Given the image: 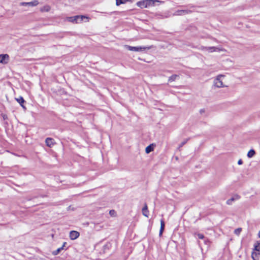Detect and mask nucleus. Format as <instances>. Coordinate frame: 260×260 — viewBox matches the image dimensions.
<instances>
[{"instance_id":"f257e3e1","label":"nucleus","mask_w":260,"mask_h":260,"mask_svg":"<svg viewBox=\"0 0 260 260\" xmlns=\"http://www.w3.org/2000/svg\"><path fill=\"white\" fill-rule=\"evenodd\" d=\"M159 2L157 0H142L138 2L136 5L138 7L143 9L148 8L150 6H153L155 3Z\"/></svg>"},{"instance_id":"f03ea898","label":"nucleus","mask_w":260,"mask_h":260,"mask_svg":"<svg viewBox=\"0 0 260 260\" xmlns=\"http://www.w3.org/2000/svg\"><path fill=\"white\" fill-rule=\"evenodd\" d=\"M224 77L223 75H218L214 81V85L218 88L224 87L223 83L221 80V78Z\"/></svg>"},{"instance_id":"7ed1b4c3","label":"nucleus","mask_w":260,"mask_h":260,"mask_svg":"<svg viewBox=\"0 0 260 260\" xmlns=\"http://www.w3.org/2000/svg\"><path fill=\"white\" fill-rule=\"evenodd\" d=\"M192 12L191 10H188V9H185V10H178L176 11L174 14L173 15L174 16H181V15H184L188 14H190Z\"/></svg>"},{"instance_id":"20e7f679","label":"nucleus","mask_w":260,"mask_h":260,"mask_svg":"<svg viewBox=\"0 0 260 260\" xmlns=\"http://www.w3.org/2000/svg\"><path fill=\"white\" fill-rule=\"evenodd\" d=\"M125 48L129 51L139 52L144 50L146 48L142 47H133L129 45H126Z\"/></svg>"},{"instance_id":"39448f33","label":"nucleus","mask_w":260,"mask_h":260,"mask_svg":"<svg viewBox=\"0 0 260 260\" xmlns=\"http://www.w3.org/2000/svg\"><path fill=\"white\" fill-rule=\"evenodd\" d=\"M39 4V2L37 0H34L32 2H21L20 3V6H29V7H34L36 6Z\"/></svg>"},{"instance_id":"423d86ee","label":"nucleus","mask_w":260,"mask_h":260,"mask_svg":"<svg viewBox=\"0 0 260 260\" xmlns=\"http://www.w3.org/2000/svg\"><path fill=\"white\" fill-rule=\"evenodd\" d=\"M9 59V56L7 54H0V63H7Z\"/></svg>"},{"instance_id":"0eeeda50","label":"nucleus","mask_w":260,"mask_h":260,"mask_svg":"<svg viewBox=\"0 0 260 260\" xmlns=\"http://www.w3.org/2000/svg\"><path fill=\"white\" fill-rule=\"evenodd\" d=\"M80 235V234L78 232L76 231H72L70 233V238L72 240H75L77 239Z\"/></svg>"},{"instance_id":"6e6552de","label":"nucleus","mask_w":260,"mask_h":260,"mask_svg":"<svg viewBox=\"0 0 260 260\" xmlns=\"http://www.w3.org/2000/svg\"><path fill=\"white\" fill-rule=\"evenodd\" d=\"M112 247V244L110 242L106 243L103 247L102 251L101 253H105L107 252Z\"/></svg>"},{"instance_id":"1a4fd4ad","label":"nucleus","mask_w":260,"mask_h":260,"mask_svg":"<svg viewBox=\"0 0 260 260\" xmlns=\"http://www.w3.org/2000/svg\"><path fill=\"white\" fill-rule=\"evenodd\" d=\"M15 100L20 105L23 109L25 110L26 109L25 106L24 105V103L25 102V101L22 96H19L18 98H15Z\"/></svg>"},{"instance_id":"9d476101","label":"nucleus","mask_w":260,"mask_h":260,"mask_svg":"<svg viewBox=\"0 0 260 260\" xmlns=\"http://www.w3.org/2000/svg\"><path fill=\"white\" fill-rule=\"evenodd\" d=\"M45 143L48 147H51L55 144L53 139L51 138H47L45 140Z\"/></svg>"},{"instance_id":"9b49d317","label":"nucleus","mask_w":260,"mask_h":260,"mask_svg":"<svg viewBox=\"0 0 260 260\" xmlns=\"http://www.w3.org/2000/svg\"><path fill=\"white\" fill-rule=\"evenodd\" d=\"M87 18L85 16L83 15H76L75 16V23H78L81 22L84 18Z\"/></svg>"},{"instance_id":"f8f14e48","label":"nucleus","mask_w":260,"mask_h":260,"mask_svg":"<svg viewBox=\"0 0 260 260\" xmlns=\"http://www.w3.org/2000/svg\"><path fill=\"white\" fill-rule=\"evenodd\" d=\"M143 215L146 217H148L149 211L148 210V207L147 204L145 203L144 207L142 208Z\"/></svg>"},{"instance_id":"ddd939ff","label":"nucleus","mask_w":260,"mask_h":260,"mask_svg":"<svg viewBox=\"0 0 260 260\" xmlns=\"http://www.w3.org/2000/svg\"><path fill=\"white\" fill-rule=\"evenodd\" d=\"M67 244L66 242H64L62 246L58 248H57L56 250L53 251L52 254L53 255H57L63 249L65 245Z\"/></svg>"},{"instance_id":"4468645a","label":"nucleus","mask_w":260,"mask_h":260,"mask_svg":"<svg viewBox=\"0 0 260 260\" xmlns=\"http://www.w3.org/2000/svg\"><path fill=\"white\" fill-rule=\"evenodd\" d=\"M165 223L163 219L160 220V228L159 230V235L161 236L162 234V233L165 230Z\"/></svg>"},{"instance_id":"2eb2a0df","label":"nucleus","mask_w":260,"mask_h":260,"mask_svg":"<svg viewBox=\"0 0 260 260\" xmlns=\"http://www.w3.org/2000/svg\"><path fill=\"white\" fill-rule=\"evenodd\" d=\"M154 145L153 144H151L148 146L145 149V152L147 154L149 153L151 151H152L154 149Z\"/></svg>"},{"instance_id":"dca6fc26","label":"nucleus","mask_w":260,"mask_h":260,"mask_svg":"<svg viewBox=\"0 0 260 260\" xmlns=\"http://www.w3.org/2000/svg\"><path fill=\"white\" fill-rule=\"evenodd\" d=\"M51 9V8L48 5H45L40 9V11L42 12H49Z\"/></svg>"},{"instance_id":"f3484780","label":"nucleus","mask_w":260,"mask_h":260,"mask_svg":"<svg viewBox=\"0 0 260 260\" xmlns=\"http://www.w3.org/2000/svg\"><path fill=\"white\" fill-rule=\"evenodd\" d=\"M177 78H179V76L176 74H174L169 78L168 81L170 82L174 81Z\"/></svg>"},{"instance_id":"a211bd4d","label":"nucleus","mask_w":260,"mask_h":260,"mask_svg":"<svg viewBox=\"0 0 260 260\" xmlns=\"http://www.w3.org/2000/svg\"><path fill=\"white\" fill-rule=\"evenodd\" d=\"M260 243L256 241L254 244V250L259 252Z\"/></svg>"},{"instance_id":"6ab92c4d","label":"nucleus","mask_w":260,"mask_h":260,"mask_svg":"<svg viewBox=\"0 0 260 260\" xmlns=\"http://www.w3.org/2000/svg\"><path fill=\"white\" fill-rule=\"evenodd\" d=\"M255 154V152L253 149L250 150L247 153V157L249 158L252 157Z\"/></svg>"},{"instance_id":"aec40b11","label":"nucleus","mask_w":260,"mask_h":260,"mask_svg":"<svg viewBox=\"0 0 260 260\" xmlns=\"http://www.w3.org/2000/svg\"><path fill=\"white\" fill-rule=\"evenodd\" d=\"M128 1H129V0H116V5L117 6H119L121 4H125Z\"/></svg>"},{"instance_id":"412c9836","label":"nucleus","mask_w":260,"mask_h":260,"mask_svg":"<svg viewBox=\"0 0 260 260\" xmlns=\"http://www.w3.org/2000/svg\"><path fill=\"white\" fill-rule=\"evenodd\" d=\"M205 49L211 52L216 51L217 49V48L215 47H205Z\"/></svg>"},{"instance_id":"4be33fe9","label":"nucleus","mask_w":260,"mask_h":260,"mask_svg":"<svg viewBox=\"0 0 260 260\" xmlns=\"http://www.w3.org/2000/svg\"><path fill=\"white\" fill-rule=\"evenodd\" d=\"M260 254L259 252H252L251 254V257L253 260H257V258H256L257 256V255H259Z\"/></svg>"},{"instance_id":"5701e85b","label":"nucleus","mask_w":260,"mask_h":260,"mask_svg":"<svg viewBox=\"0 0 260 260\" xmlns=\"http://www.w3.org/2000/svg\"><path fill=\"white\" fill-rule=\"evenodd\" d=\"M188 140H189V139H187L185 140L184 141H183L182 142H181L179 145L178 149H180L183 145H184L187 143V142L188 141Z\"/></svg>"},{"instance_id":"b1692460","label":"nucleus","mask_w":260,"mask_h":260,"mask_svg":"<svg viewBox=\"0 0 260 260\" xmlns=\"http://www.w3.org/2000/svg\"><path fill=\"white\" fill-rule=\"evenodd\" d=\"M241 231H242L241 228H237L235 230L234 233L237 235H239Z\"/></svg>"},{"instance_id":"393cba45","label":"nucleus","mask_w":260,"mask_h":260,"mask_svg":"<svg viewBox=\"0 0 260 260\" xmlns=\"http://www.w3.org/2000/svg\"><path fill=\"white\" fill-rule=\"evenodd\" d=\"M75 16H72V17H68L67 18V20L69 21V22H73V23H75Z\"/></svg>"},{"instance_id":"a878e982","label":"nucleus","mask_w":260,"mask_h":260,"mask_svg":"<svg viewBox=\"0 0 260 260\" xmlns=\"http://www.w3.org/2000/svg\"><path fill=\"white\" fill-rule=\"evenodd\" d=\"M235 200V199L234 198H232L226 201V204L228 205H231L232 204V202Z\"/></svg>"},{"instance_id":"bb28decb","label":"nucleus","mask_w":260,"mask_h":260,"mask_svg":"<svg viewBox=\"0 0 260 260\" xmlns=\"http://www.w3.org/2000/svg\"><path fill=\"white\" fill-rule=\"evenodd\" d=\"M2 116L4 120H6L8 119V116L6 114H2Z\"/></svg>"},{"instance_id":"cd10ccee","label":"nucleus","mask_w":260,"mask_h":260,"mask_svg":"<svg viewBox=\"0 0 260 260\" xmlns=\"http://www.w3.org/2000/svg\"><path fill=\"white\" fill-rule=\"evenodd\" d=\"M197 236L198 238L200 239H203L205 238L204 235L202 234L199 233L197 234Z\"/></svg>"},{"instance_id":"c85d7f7f","label":"nucleus","mask_w":260,"mask_h":260,"mask_svg":"<svg viewBox=\"0 0 260 260\" xmlns=\"http://www.w3.org/2000/svg\"><path fill=\"white\" fill-rule=\"evenodd\" d=\"M205 109H200V113L201 114H203L204 113H205Z\"/></svg>"},{"instance_id":"c756f323","label":"nucleus","mask_w":260,"mask_h":260,"mask_svg":"<svg viewBox=\"0 0 260 260\" xmlns=\"http://www.w3.org/2000/svg\"><path fill=\"white\" fill-rule=\"evenodd\" d=\"M243 164V161L241 159H240L238 161V164L239 165H241Z\"/></svg>"},{"instance_id":"7c9ffc66","label":"nucleus","mask_w":260,"mask_h":260,"mask_svg":"<svg viewBox=\"0 0 260 260\" xmlns=\"http://www.w3.org/2000/svg\"><path fill=\"white\" fill-rule=\"evenodd\" d=\"M114 212H115L114 210H110V214L112 215L113 213H114Z\"/></svg>"},{"instance_id":"2f4dec72","label":"nucleus","mask_w":260,"mask_h":260,"mask_svg":"<svg viewBox=\"0 0 260 260\" xmlns=\"http://www.w3.org/2000/svg\"><path fill=\"white\" fill-rule=\"evenodd\" d=\"M258 237H259V238H260V231H259V233H258Z\"/></svg>"}]
</instances>
